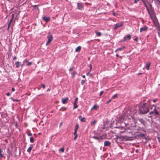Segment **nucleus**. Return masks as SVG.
Returning <instances> with one entry per match:
<instances>
[{
	"instance_id": "1",
	"label": "nucleus",
	"mask_w": 160,
	"mask_h": 160,
	"mask_svg": "<svg viewBox=\"0 0 160 160\" xmlns=\"http://www.w3.org/2000/svg\"><path fill=\"white\" fill-rule=\"evenodd\" d=\"M149 110L148 106H147L145 103H144L139 109L140 113L141 114H146L149 112Z\"/></svg>"
},
{
	"instance_id": "2",
	"label": "nucleus",
	"mask_w": 160,
	"mask_h": 160,
	"mask_svg": "<svg viewBox=\"0 0 160 160\" xmlns=\"http://www.w3.org/2000/svg\"><path fill=\"white\" fill-rule=\"evenodd\" d=\"M47 37L48 38V41L46 43V45L47 46L49 44L51 41H52L53 38L52 35L51 34H49L48 35Z\"/></svg>"
},
{
	"instance_id": "3",
	"label": "nucleus",
	"mask_w": 160,
	"mask_h": 160,
	"mask_svg": "<svg viewBox=\"0 0 160 160\" xmlns=\"http://www.w3.org/2000/svg\"><path fill=\"white\" fill-rule=\"evenodd\" d=\"M123 22H121L120 24L116 23L115 24V27L114 28V29H116L118 28L121 27L123 25Z\"/></svg>"
},
{
	"instance_id": "4",
	"label": "nucleus",
	"mask_w": 160,
	"mask_h": 160,
	"mask_svg": "<svg viewBox=\"0 0 160 160\" xmlns=\"http://www.w3.org/2000/svg\"><path fill=\"white\" fill-rule=\"evenodd\" d=\"M123 41H125L127 40H129L131 38V36L130 35L128 34L124 37Z\"/></svg>"
},
{
	"instance_id": "5",
	"label": "nucleus",
	"mask_w": 160,
	"mask_h": 160,
	"mask_svg": "<svg viewBox=\"0 0 160 160\" xmlns=\"http://www.w3.org/2000/svg\"><path fill=\"white\" fill-rule=\"evenodd\" d=\"M148 28L146 26H144L143 27L140 28V32H142V31H146L148 29Z\"/></svg>"
},
{
	"instance_id": "6",
	"label": "nucleus",
	"mask_w": 160,
	"mask_h": 160,
	"mask_svg": "<svg viewBox=\"0 0 160 160\" xmlns=\"http://www.w3.org/2000/svg\"><path fill=\"white\" fill-rule=\"evenodd\" d=\"M111 145V143L108 141H105L104 142V145L105 146H109Z\"/></svg>"
},
{
	"instance_id": "7",
	"label": "nucleus",
	"mask_w": 160,
	"mask_h": 160,
	"mask_svg": "<svg viewBox=\"0 0 160 160\" xmlns=\"http://www.w3.org/2000/svg\"><path fill=\"white\" fill-rule=\"evenodd\" d=\"M152 106H154L155 107V108L154 109V111H153L155 112V115H159V113L156 110V106L154 105H153Z\"/></svg>"
},
{
	"instance_id": "8",
	"label": "nucleus",
	"mask_w": 160,
	"mask_h": 160,
	"mask_svg": "<svg viewBox=\"0 0 160 160\" xmlns=\"http://www.w3.org/2000/svg\"><path fill=\"white\" fill-rule=\"evenodd\" d=\"M98 107L99 106L97 104H95L91 108V110H96L98 108Z\"/></svg>"
},
{
	"instance_id": "9",
	"label": "nucleus",
	"mask_w": 160,
	"mask_h": 160,
	"mask_svg": "<svg viewBox=\"0 0 160 160\" xmlns=\"http://www.w3.org/2000/svg\"><path fill=\"white\" fill-rule=\"evenodd\" d=\"M78 118L82 122H85L86 121L85 118H82L81 116L78 117Z\"/></svg>"
},
{
	"instance_id": "10",
	"label": "nucleus",
	"mask_w": 160,
	"mask_h": 160,
	"mask_svg": "<svg viewBox=\"0 0 160 160\" xmlns=\"http://www.w3.org/2000/svg\"><path fill=\"white\" fill-rule=\"evenodd\" d=\"M77 6L78 7V8L79 9H82L83 8V6L81 3H78L77 4Z\"/></svg>"
},
{
	"instance_id": "11",
	"label": "nucleus",
	"mask_w": 160,
	"mask_h": 160,
	"mask_svg": "<svg viewBox=\"0 0 160 160\" xmlns=\"http://www.w3.org/2000/svg\"><path fill=\"white\" fill-rule=\"evenodd\" d=\"M43 19L46 22H48L50 20V18L49 17H43Z\"/></svg>"
},
{
	"instance_id": "12",
	"label": "nucleus",
	"mask_w": 160,
	"mask_h": 160,
	"mask_svg": "<svg viewBox=\"0 0 160 160\" xmlns=\"http://www.w3.org/2000/svg\"><path fill=\"white\" fill-rule=\"evenodd\" d=\"M68 100V98H62V103L63 104H65L66 103Z\"/></svg>"
},
{
	"instance_id": "13",
	"label": "nucleus",
	"mask_w": 160,
	"mask_h": 160,
	"mask_svg": "<svg viewBox=\"0 0 160 160\" xmlns=\"http://www.w3.org/2000/svg\"><path fill=\"white\" fill-rule=\"evenodd\" d=\"M146 68L147 70H148L149 69V67L150 66V63H146Z\"/></svg>"
},
{
	"instance_id": "14",
	"label": "nucleus",
	"mask_w": 160,
	"mask_h": 160,
	"mask_svg": "<svg viewBox=\"0 0 160 160\" xmlns=\"http://www.w3.org/2000/svg\"><path fill=\"white\" fill-rule=\"evenodd\" d=\"M127 117L124 114H123L122 115L121 119L123 120H125L127 118Z\"/></svg>"
},
{
	"instance_id": "15",
	"label": "nucleus",
	"mask_w": 160,
	"mask_h": 160,
	"mask_svg": "<svg viewBox=\"0 0 160 160\" xmlns=\"http://www.w3.org/2000/svg\"><path fill=\"white\" fill-rule=\"evenodd\" d=\"M125 48V47L124 46H123L122 47L120 48H118L115 50V52L118 51H120L122 50L123 49H124Z\"/></svg>"
},
{
	"instance_id": "16",
	"label": "nucleus",
	"mask_w": 160,
	"mask_h": 160,
	"mask_svg": "<svg viewBox=\"0 0 160 160\" xmlns=\"http://www.w3.org/2000/svg\"><path fill=\"white\" fill-rule=\"evenodd\" d=\"M33 145H31L30 147L27 150V151L28 152H31L32 150V148H33Z\"/></svg>"
},
{
	"instance_id": "17",
	"label": "nucleus",
	"mask_w": 160,
	"mask_h": 160,
	"mask_svg": "<svg viewBox=\"0 0 160 160\" xmlns=\"http://www.w3.org/2000/svg\"><path fill=\"white\" fill-rule=\"evenodd\" d=\"M81 49V47L80 46H78L77 47V48L75 49V51L76 52H79Z\"/></svg>"
},
{
	"instance_id": "18",
	"label": "nucleus",
	"mask_w": 160,
	"mask_h": 160,
	"mask_svg": "<svg viewBox=\"0 0 160 160\" xmlns=\"http://www.w3.org/2000/svg\"><path fill=\"white\" fill-rule=\"evenodd\" d=\"M95 32L96 34V35L98 37L102 35V34L100 32H98L97 31H95Z\"/></svg>"
},
{
	"instance_id": "19",
	"label": "nucleus",
	"mask_w": 160,
	"mask_h": 160,
	"mask_svg": "<svg viewBox=\"0 0 160 160\" xmlns=\"http://www.w3.org/2000/svg\"><path fill=\"white\" fill-rule=\"evenodd\" d=\"M20 62H19L18 61L16 62L15 63V65H16V68H18L20 66Z\"/></svg>"
},
{
	"instance_id": "20",
	"label": "nucleus",
	"mask_w": 160,
	"mask_h": 160,
	"mask_svg": "<svg viewBox=\"0 0 160 160\" xmlns=\"http://www.w3.org/2000/svg\"><path fill=\"white\" fill-rule=\"evenodd\" d=\"M132 138V137H126V136L125 137V138L124 139H125L127 140H132L131 138Z\"/></svg>"
},
{
	"instance_id": "21",
	"label": "nucleus",
	"mask_w": 160,
	"mask_h": 160,
	"mask_svg": "<svg viewBox=\"0 0 160 160\" xmlns=\"http://www.w3.org/2000/svg\"><path fill=\"white\" fill-rule=\"evenodd\" d=\"M34 141V139L32 137H31L30 138V141L31 143L33 142Z\"/></svg>"
},
{
	"instance_id": "22",
	"label": "nucleus",
	"mask_w": 160,
	"mask_h": 160,
	"mask_svg": "<svg viewBox=\"0 0 160 160\" xmlns=\"http://www.w3.org/2000/svg\"><path fill=\"white\" fill-rule=\"evenodd\" d=\"M92 138L93 139H96L98 140H99L100 138V137L97 136H93L92 137Z\"/></svg>"
},
{
	"instance_id": "23",
	"label": "nucleus",
	"mask_w": 160,
	"mask_h": 160,
	"mask_svg": "<svg viewBox=\"0 0 160 160\" xmlns=\"http://www.w3.org/2000/svg\"><path fill=\"white\" fill-rule=\"evenodd\" d=\"M78 107V105L77 104V103H76V102H75V103H74V107H73V109H75L76 108H77Z\"/></svg>"
},
{
	"instance_id": "24",
	"label": "nucleus",
	"mask_w": 160,
	"mask_h": 160,
	"mask_svg": "<svg viewBox=\"0 0 160 160\" xmlns=\"http://www.w3.org/2000/svg\"><path fill=\"white\" fill-rule=\"evenodd\" d=\"M96 123V121L95 120H94L93 121H91V125H93L95 124Z\"/></svg>"
},
{
	"instance_id": "25",
	"label": "nucleus",
	"mask_w": 160,
	"mask_h": 160,
	"mask_svg": "<svg viewBox=\"0 0 160 160\" xmlns=\"http://www.w3.org/2000/svg\"><path fill=\"white\" fill-rule=\"evenodd\" d=\"M138 136L140 137H144L145 136V135L142 133H140L138 135Z\"/></svg>"
},
{
	"instance_id": "26",
	"label": "nucleus",
	"mask_w": 160,
	"mask_h": 160,
	"mask_svg": "<svg viewBox=\"0 0 160 160\" xmlns=\"http://www.w3.org/2000/svg\"><path fill=\"white\" fill-rule=\"evenodd\" d=\"M2 151L1 149L0 148V158H2L3 157V155L2 154Z\"/></svg>"
},
{
	"instance_id": "27",
	"label": "nucleus",
	"mask_w": 160,
	"mask_h": 160,
	"mask_svg": "<svg viewBox=\"0 0 160 160\" xmlns=\"http://www.w3.org/2000/svg\"><path fill=\"white\" fill-rule=\"evenodd\" d=\"M64 148H60L59 149V151L60 152H64Z\"/></svg>"
},
{
	"instance_id": "28",
	"label": "nucleus",
	"mask_w": 160,
	"mask_h": 160,
	"mask_svg": "<svg viewBox=\"0 0 160 160\" xmlns=\"http://www.w3.org/2000/svg\"><path fill=\"white\" fill-rule=\"evenodd\" d=\"M79 128V125L78 124H77L75 126V130H76L77 131V130Z\"/></svg>"
},
{
	"instance_id": "29",
	"label": "nucleus",
	"mask_w": 160,
	"mask_h": 160,
	"mask_svg": "<svg viewBox=\"0 0 160 160\" xmlns=\"http://www.w3.org/2000/svg\"><path fill=\"white\" fill-rule=\"evenodd\" d=\"M142 1L143 2L144 4V5H145V7H146V8H147V9H148V7L147 6V5H146V3L145 2H144V0H142Z\"/></svg>"
},
{
	"instance_id": "30",
	"label": "nucleus",
	"mask_w": 160,
	"mask_h": 160,
	"mask_svg": "<svg viewBox=\"0 0 160 160\" xmlns=\"http://www.w3.org/2000/svg\"><path fill=\"white\" fill-rule=\"evenodd\" d=\"M117 97V94H115L114 95H113L112 98H115Z\"/></svg>"
},
{
	"instance_id": "31",
	"label": "nucleus",
	"mask_w": 160,
	"mask_h": 160,
	"mask_svg": "<svg viewBox=\"0 0 160 160\" xmlns=\"http://www.w3.org/2000/svg\"><path fill=\"white\" fill-rule=\"evenodd\" d=\"M85 80H82L81 81V84L82 85H83L85 83Z\"/></svg>"
},
{
	"instance_id": "32",
	"label": "nucleus",
	"mask_w": 160,
	"mask_h": 160,
	"mask_svg": "<svg viewBox=\"0 0 160 160\" xmlns=\"http://www.w3.org/2000/svg\"><path fill=\"white\" fill-rule=\"evenodd\" d=\"M11 99H12V100L13 101H14V102H15V101H16V102H18V101H19V100H17V99H14L12 98Z\"/></svg>"
},
{
	"instance_id": "33",
	"label": "nucleus",
	"mask_w": 160,
	"mask_h": 160,
	"mask_svg": "<svg viewBox=\"0 0 160 160\" xmlns=\"http://www.w3.org/2000/svg\"><path fill=\"white\" fill-rule=\"evenodd\" d=\"M76 73V72H73L72 73V77L73 78L75 75V74Z\"/></svg>"
},
{
	"instance_id": "34",
	"label": "nucleus",
	"mask_w": 160,
	"mask_h": 160,
	"mask_svg": "<svg viewBox=\"0 0 160 160\" xmlns=\"http://www.w3.org/2000/svg\"><path fill=\"white\" fill-rule=\"evenodd\" d=\"M78 98H76L75 100V101L74 102V103H75V102H76V103H77V101L78 100Z\"/></svg>"
},
{
	"instance_id": "35",
	"label": "nucleus",
	"mask_w": 160,
	"mask_h": 160,
	"mask_svg": "<svg viewBox=\"0 0 160 160\" xmlns=\"http://www.w3.org/2000/svg\"><path fill=\"white\" fill-rule=\"evenodd\" d=\"M113 15L115 16H117L118 15V14L115 12H113L112 13Z\"/></svg>"
},
{
	"instance_id": "36",
	"label": "nucleus",
	"mask_w": 160,
	"mask_h": 160,
	"mask_svg": "<svg viewBox=\"0 0 160 160\" xmlns=\"http://www.w3.org/2000/svg\"><path fill=\"white\" fill-rule=\"evenodd\" d=\"M139 0H134V3H137L138 2Z\"/></svg>"
},
{
	"instance_id": "37",
	"label": "nucleus",
	"mask_w": 160,
	"mask_h": 160,
	"mask_svg": "<svg viewBox=\"0 0 160 160\" xmlns=\"http://www.w3.org/2000/svg\"><path fill=\"white\" fill-rule=\"evenodd\" d=\"M111 101V99H109L108 101L107 102V104H108Z\"/></svg>"
},
{
	"instance_id": "38",
	"label": "nucleus",
	"mask_w": 160,
	"mask_h": 160,
	"mask_svg": "<svg viewBox=\"0 0 160 160\" xmlns=\"http://www.w3.org/2000/svg\"><path fill=\"white\" fill-rule=\"evenodd\" d=\"M77 131L76 130H75L74 132V135H77Z\"/></svg>"
},
{
	"instance_id": "39",
	"label": "nucleus",
	"mask_w": 160,
	"mask_h": 160,
	"mask_svg": "<svg viewBox=\"0 0 160 160\" xmlns=\"http://www.w3.org/2000/svg\"><path fill=\"white\" fill-rule=\"evenodd\" d=\"M103 91H101L100 93V96H101V95L103 93Z\"/></svg>"
},
{
	"instance_id": "40",
	"label": "nucleus",
	"mask_w": 160,
	"mask_h": 160,
	"mask_svg": "<svg viewBox=\"0 0 160 160\" xmlns=\"http://www.w3.org/2000/svg\"><path fill=\"white\" fill-rule=\"evenodd\" d=\"M28 135L29 136H31L32 135V133H28Z\"/></svg>"
},
{
	"instance_id": "41",
	"label": "nucleus",
	"mask_w": 160,
	"mask_h": 160,
	"mask_svg": "<svg viewBox=\"0 0 160 160\" xmlns=\"http://www.w3.org/2000/svg\"><path fill=\"white\" fill-rule=\"evenodd\" d=\"M31 64V62H28V63H27V65L28 66H29Z\"/></svg>"
},
{
	"instance_id": "42",
	"label": "nucleus",
	"mask_w": 160,
	"mask_h": 160,
	"mask_svg": "<svg viewBox=\"0 0 160 160\" xmlns=\"http://www.w3.org/2000/svg\"><path fill=\"white\" fill-rule=\"evenodd\" d=\"M157 98L153 100V102H156L157 101Z\"/></svg>"
},
{
	"instance_id": "43",
	"label": "nucleus",
	"mask_w": 160,
	"mask_h": 160,
	"mask_svg": "<svg viewBox=\"0 0 160 160\" xmlns=\"http://www.w3.org/2000/svg\"><path fill=\"white\" fill-rule=\"evenodd\" d=\"M75 137L74 138V140H75L77 138V135H75Z\"/></svg>"
},
{
	"instance_id": "44",
	"label": "nucleus",
	"mask_w": 160,
	"mask_h": 160,
	"mask_svg": "<svg viewBox=\"0 0 160 160\" xmlns=\"http://www.w3.org/2000/svg\"><path fill=\"white\" fill-rule=\"evenodd\" d=\"M154 113V111H151L149 113V114L151 115Z\"/></svg>"
},
{
	"instance_id": "45",
	"label": "nucleus",
	"mask_w": 160,
	"mask_h": 160,
	"mask_svg": "<svg viewBox=\"0 0 160 160\" xmlns=\"http://www.w3.org/2000/svg\"><path fill=\"white\" fill-rule=\"evenodd\" d=\"M157 138L158 139V141L159 142V143H160V137H158Z\"/></svg>"
},
{
	"instance_id": "46",
	"label": "nucleus",
	"mask_w": 160,
	"mask_h": 160,
	"mask_svg": "<svg viewBox=\"0 0 160 160\" xmlns=\"http://www.w3.org/2000/svg\"><path fill=\"white\" fill-rule=\"evenodd\" d=\"M41 86H42V87H43V88H45V85H44V84H42L41 85Z\"/></svg>"
},
{
	"instance_id": "47",
	"label": "nucleus",
	"mask_w": 160,
	"mask_h": 160,
	"mask_svg": "<svg viewBox=\"0 0 160 160\" xmlns=\"http://www.w3.org/2000/svg\"><path fill=\"white\" fill-rule=\"evenodd\" d=\"M15 90V88H12V92L14 91Z\"/></svg>"
},
{
	"instance_id": "48",
	"label": "nucleus",
	"mask_w": 160,
	"mask_h": 160,
	"mask_svg": "<svg viewBox=\"0 0 160 160\" xmlns=\"http://www.w3.org/2000/svg\"><path fill=\"white\" fill-rule=\"evenodd\" d=\"M6 95L8 96H10V93H9V92H8L6 93Z\"/></svg>"
},
{
	"instance_id": "49",
	"label": "nucleus",
	"mask_w": 160,
	"mask_h": 160,
	"mask_svg": "<svg viewBox=\"0 0 160 160\" xmlns=\"http://www.w3.org/2000/svg\"><path fill=\"white\" fill-rule=\"evenodd\" d=\"M89 67H90V70H91V69H92V66L91 65V64H90V65H89Z\"/></svg>"
},
{
	"instance_id": "50",
	"label": "nucleus",
	"mask_w": 160,
	"mask_h": 160,
	"mask_svg": "<svg viewBox=\"0 0 160 160\" xmlns=\"http://www.w3.org/2000/svg\"><path fill=\"white\" fill-rule=\"evenodd\" d=\"M73 68H70L69 69V71H71L73 70Z\"/></svg>"
},
{
	"instance_id": "51",
	"label": "nucleus",
	"mask_w": 160,
	"mask_h": 160,
	"mask_svg": "<svg viewBox=\"0 0 160 160\" xmlns=\"http://www.w3.org/2000/svg\"><path fill=\"white\" fill-rule=\"evenodd\" d=\"M138 38H136L134 39V40L136 41H138Z\"/></svg>"
},
{
	"instance_id": "52",
	"label": "nucleus",
	"mask_w": 160,
	"mask_h": 160,
	"mask_svg": "<svg viewBox=\"0 0 160 160\" xmlns=\"http://www.w3.org/2000/svg\"><path fill=\"white\" fill-rule=\"evenodd\" d=\"M82 77L83 78H85V75H83L82 76Z\"/></svg>"
},
{
	"instance_id": "53",
	"label": "nucleus",
	"mask_w": 160,
	"mask_h": 160,
	"mask_svg": "<svg viewBox=\"0 0 160 160\" xmlns=\"http://www.w3.org/2000/svg\"><path fill=\"white\" fill-rule=\"evenodd\" d=\"M16 58V57H15L14 58H13V59H15Z\"/></svg>"
},
{
	"instance_id": "54",
	"label": "nucleus",
	"mask_w": 160,
	"mask_h": 160,
	"mask_svg": "<svg viewBox=\"0 0 160 160\" xmlns=\"http://www.w3.org/2000/svg\"><path fill=\"white\" fill-rule=\"evenodd\" d=\"M12 18H13L14 16V14H12Z\"/></svg>"
},
{
	"instance_id": "55",
	"label": "nucleus",
	"mask_w": 160,
	"mask_h": 160,
	"mask_svg": "<svg viewBox=\"0 0 160 160\" xmlns=\"http://www.w3.org/2000/svg\"><path fill=\"white\" fill-rule=\"evenodd\" d=\"M116 56L117 57H118V54H116Z\"/></svg>"
},
{
	"instance_id": "56",
	"label": "nucleus",
	"mask_w": 160,
	"mask_h": 160,
	"mask_svg": "<svg viewBox=\"0 0 160 160\" xmlns=\"http://www.w3.org/2000/svg\"><path fill=\"white\" fill-rule=\"evenodd\" d=\"M20 65L21 66H23V64H20Z\"/></svg>"
},
{
	"instance_id": "57",
	"label": "nucleus",
	"mask_w": 160,
	"mask_h": 160,
	"mask_svg": "<svg viewBox=\"0 0 160 160\" xmlns=\"http://www.w3.org/2000/svg\"><path fill=\"white\" fill-rule=\"evenodd\" d=\"M60 126L61 125H62V123H60Z\"/></svg>"
},
{
	"instance_id": "58",
	"label": "nucleus",
	"mask_w": 160,
	"mask_h": 160,
	"mask_svg": "<svg viewBox=\"0 0 160 160\" xmlns=\"http://www.w3.org/2000/svg\"><path fill=\"white\" fill-rule=\"evenodd\" d=\"M88 74H89V72H88V73H87V75H88Z\"/></svg>"
},
{
	"instance_id": "59",
	"label": "nucleus",
	"mask_w": 160,
	"mask_h": 160,
	"mask_svg": "<svg viewBox=\"0 0 160 160\" xmlns=\"http://www.w3.org/2000/svg\"><path fill=\"white\" fill-rule=\"evenodd\" d=\"M141 74V73H138V74Z\"/></svg>"
}]
</instances>
